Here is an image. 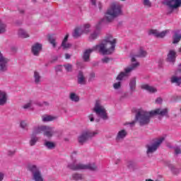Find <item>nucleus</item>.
<instances>
[{
    "label": "nucleus",
    "instance_id": "3c124183",
    "mask_svg": "<svg viewBox=\"0 0 181 181\" xmlns=\"http://www.w3.org/2000/svg\"><path fill=\"white\" fill-rule=\"evenodd\" d=\"M90 2H91V4L93 6H95V5H96V0H90Z\"/></svg>",
    "mask_w": 181,
    "mask_h": 181
},
{
    "label": "nucleus",
    "instance_id": "20e7f679",
    "mask_svg": "<svg viewBox=\"0 0 181 181\" xmlns=\"http://www.w3.org/2000/svg\"><path fill=\"white\" fill-rule=\"evenodd\" d=\"M121 15H122V5L113 3L107 10L105 18L107 22H112L114 18L121 16Z\"/></svg>",
    "mask_w": 181,
    "mask_h": 181
},
{
    "label": "nucleus",
    "instance_id": "c9c22d12",
    "mask_svg": "<svg viewBox=\"0 0 181 181\" xmlns=\"http://www.w3.org/2000/svg\"><path fill=\"white\" fill-rule=\"evenodd\" d=\"M6 32V25L0 20V35Z\"/></svg>",
    "mask_w": 181,
    "mask_h": 181
},
{
    "label": "nucleus",
    "instance_id": "58836bf2",
    "mask_svg": "<svg viewBox=\"0 0 181 181\" xmlns=\"http://www.w3.org/2000/svg\"><path fill=\"white\" fill-rule=\"evenodd\" d=\"M143 4L144 5V6H146V8H151V6H152V3L150 0H144Z\"/></svg>",
    "mask_w": 181,
    "mask_h": 181
},
{
    "label": "nucleus",
    "instance_id": "4be33fe9",
    "mask_svg": "<svg viewBox=\"0 0 181 181\" xmlns=\"http://www.w3.org/2000/svg\"><path fill=\"white\" fill-rule=\"evenodd\" d=\"M78 84H81V86H84L87 83V80L86 77H84V74L83 71H80L78 74Z\"/></svg>",
    "mask_w": 181,
    "mask_h": 181
},
{
    "label": "nucleus",
    "instance_id": "393cba45",
    "mask_svg": "<svg viewBox=\"0 0 181 181\" xmlns=\"http://www.w3.org/2000/svg\"><path fill=\"white\" fill-rule=\"evenodd\" d=\"M141 88L143 90H146V91H148V93H156V88H153V86H150L148 84L142 85Z\"/></svg>",
    "mask_w": 181,
    "mask_h": 181
},
{
    "label": "nucleus",
    "instance_id": "c85d7f7f",
    "mask_svg": "<svg viewBox=\"0 0 181 181\" xmlns=\"http://www.w3.org/2000/svg\"><path fill=\"white\" fill-rule=\"evenodd\" d=\"M44 145L46 148L49 150L54 149L56 148V144L54 142L45 141Z\"/></svg>",
    "mask_w": 181,
    "mask_h": 181
},
{
    "label": "nucleus",
    "instance_id": "6e6552de",
    "mask_svg": "<svg viewBox=\"0 0 181 181\" xmlns=\"http://www.w3.org/2000/svg\"><path fill=\"white\" fill-rule=\"evenodd\" d=\"M165 141V137H160L158 139H156L154 140V142L152 144V145H147V151L146 153L147 155H149L151 153H153V152H156L158 151V148L160 146V144L162 142Z\"/></svg>",
    "mask_w": 181,
    "mask_h": 181
},
{
    "label": "nucleus",
    "instance_id": "72a5a7b5",
    "mask_svg": "<svg viewBox=\"0 0 181 181\" xmlns=\"http://www.w3.org/2000/svg\"><path fill=\"white\" fill-rule=\"evenodd\" d=\"M18 35L21 37H23V38L29 37V34H28V33H26V31H25V30H23V29H20L18 30Z\"/></svg>",
    "mask_w": 181,
    "mask_h": 181
},
{
    "label": "nucleus",
    "instance_id": "4468645a",
    "mask_svg": "<svg viewBox=\"0 0 181 181\" xmlns=\"http://www.w3.org/2000/svg\"><path fill=\"white\" fill-rule=\"evenodd\" d=\"M170 30H165L162 32L158 31V30H150L148 31V35H153V36H155L156 37H160L163 38L169 33Z\"/></svg>",
    "mask_w": 181,
    "mask_h": 181
},
{
    "label": "nucleus",
    "instance_id": "9d476101",
    "mask_svg": "<svg viewBox=\"0 0 181 181\" xmlns=\"http://www.w3.org/2000/svg\"><path fill=\"white\" fill-rule=\"evenodd\" d=\"M138 66H139V62L132 64L129 67L124 69V72H120V74L116 78V80L121 81L124 77H128V76H129V73H131L132 70H135Z\"/></svg>",
    "mask_w": 181,
    "mask_h": 181
},
{
    "label": "nucleus",
    "instance_id": "0e129e2a",
    "mask_svg": "<svg viewBox=\"0 0 181 181\" xmlns=\"http://www.w3.org/2000/svg\"><path fill=\"white\" fill-rule=\"evenodd\" d=\"M121 1H126V0H121Z\"/></svg>",
    "mask_w": 181,
    "mask_h": 181
},
{
    "label": "nucleus",
    "instance_id": "a878e982",
    "mask_svg": "<svg viewBox=\"0 0 181 181\" xmlns=\"http://www.w3.org/2000/svg\"><path fill=\"white\" fill-rule=\"evenodd\" d=\"M34 81L35 84H39L40 83V80L42 79V76H40V74L37 71H34Z\"/></svg>",
    "mask_w": 181,
    "mask_h": 181
},
{
    "label": "nucleus",
    "instance_id": "f03ea898",
    "mask_svg": "<svg viewBox=\"0 0 181 181\" xmlns=\"http://www.w3.org/2000/svg\"><path fill=\"white\" fill-rule=\"evenodd\" d=\"M168 114V108L163 110L156 109L151 112H146L145 110H140L136 115V119L139 121L140 125H147L151 122V117H155V115H161L162 117Z\"/></svg>",
    "mask_w": 181,
    "mask_h": 181
},
{
    "label": "nucleus",
    "instance_id": "37998d69",
    "mask_svg": "<svg viewBox=\"0 0 181 181\" xmlns=\"http://www.w3.org/2000/svg\"><path fill=\"white\" fill-rule=\"evenodd\" d=\"M20 125H21V128L25 129V128H26L28 123H26V121H21Z\"/></svg>",
    "mask_w": 181,
    "mask_h": 181
},
{
    "label": "nucleus",
    "instance_id": "e2e57ef3",
    "mask_svg": "<svg viewBox=\"0 0 181 181\" xmlns=\"http://www.w3.org/2000/svg\"><path fill=\"white\" fill-rule=\"evenodd\" d=\"M34 2H36V0H34Z\"/></svg>",
    "mask_w": 181,
    "mask_h": 181
},
{
    "label": "nucleus",
    "instance_id": "6e6d98bb",
    "mask_svg": "<svg viewBox=\"0 0 181 181\" xmlns=\"http://www.w3.org/2000/svg\"><path fill=\"white\" fill-rule=\"evenodd\" d=\"M15 153V151H8V155H13Z\"/></svg>",
    "mask_w": 181,
    "mask_h": 181
},
{
    "label": "nucleus",
    "instance_id": "1a4fd4ad",
    "mask_svg": "<svg viewBox=\"0 0 181 181\" xmlns=\"http://www.w3.org/2000/svg\"><path fill=\"white\" fill-rule=\"evenodd\" d=\"M28 170L31 172L33 175V180L35 181H43V177H42V173L40 170L35 165H28Z\"/></svg>",
    "mask_w": 181,
    "mask_h": 181
},
{
    "label": "nucleus",
    "instance_id": "b1692460",
    "mask_svg": "<svg viewBox=\"0 0 181 181\" xmlns=\"http://www.w3.org/2000/svg\"><path fill=\"white\" fill-rule=\"evenodd\" d=\"M67 40H69V34L66 35L62 41V47L63 49H69V47H71V44L67 43Z\"/></svg>",
    "mask_w": 181,
    "mask_h": 181
},
{
    "label": "nucleus",
    "instance_id": "79ce46f5",
    "mask_svg": "<svg viewBox=\"0 0 181 181\" xmlns=\"http://www.w3.org/2000/svg\"><path fill=\"white\" fill-rule=\"evenodd\" d=\"M113 88L115 90H118L121 88V82H117L113 84Z\"/></svg>",
    "mask_w": 181,
    "mask_h": 181
},
{
    "label": "nucleus",
    "instance_id": "603ef678",
    "mask_svg": "<svg viewBox=\"0 0 181 181\" xmlns=\"http://www.w3.org/2000/svg\"><path fill=\"white\" fill-rule=\"evenodd\" d=\"M38 105H49V103L47 102H43L42 104L38 103Z\"/></svg>",
    "mask_w": 181,
    "mask_h": 181
},
{
    "label": "nucleus",
    "instance_id": "052dcab7",
    "mask_svg": "<svg viewBox=\"0 0 181 181\" xmlns=\"http://www.w3.org/2000/svg\"><path fill=\"white\" fill-rule=\"evenodd\" d=\"M124 97H127V93H124Z\"/></svg>",
    "mask_w": 181,
    "mask_h": 181
},
{
    "label": "nucleus",
    "instance_id": "2f4dec72",
    "mask_svg": "<svg viewBox=\"0 0 181 181\" xmlns=\"http://www.w3.org/2000/svg\"><path fill=\"white\" fill-rule=\"evenodd\" d=\"M167 166L168 168H169V169H170L171 172H173V173H174L175 175H177V173H179V169L176 168V167H175V165H173V164H170V163H167Z\"/></svg>",
    "mask_w": 181,
    "mask_h": 181
},
{
    "label": "nucleus",
    "instance_id": "412c9836",
    "mask_svg": "<svg viewBox=\"0 0 181 181\" xmlns=\"http://www.w3.org/2000/svg\"><path fill=\"white\" fill-rule=\"evenodd\" d=\"M42 50V45L40 43H35L32 47V53L34 54V56H39V53H40V51Z\"/></svg>",
    "mask_w": 181,
    "mask_h": 181
},
{
    "label": "nucleus",
    "instance_id": "13d9d810",
    "mask_svg": "<svg viewBox=\"0 0 181 181\" xmlns=\"http://www.w3.org/2000/svg\"><path fill=\"white\" fill-rule=\"evenodd\" d=\"M21 13H23V10L20 11Z\"/></svg>",
    "mask_w": 181,
    "mask_h": 181
},
{
    "label": "nucleus",
    "instance_id": "aec40b11",
    "mask_svg": "<svg viewBox=\"0 0 181 181\" xmlns=\"http://www.w3.org/2000/svg\"><path fill=\"white\" fill-rule=\"evenodd\" d=\"M8 102V94L4 90H0V105H5Z\"/></svg>",
    "mask_w": 181,
    "mask_h": 181
},
{
    "label": "nucleus",
    "instance_id": "680f3d73",
    "mask_svg": "<svg viewBox=\"0 0 181 181\" xmlns=\"http://www.w3.org/2000/svg\"><path fill=\"white\" fill-rule=\"evenodd\" d=\"M119 160H120L119 159H117V162H119Z\"/></svg>",
    "mask_w": 181,
    "mask_h": 181
},
{
    "label": "nucleus",
    "instance_id": "cd10ccee",
    "mask_svg": "<svg viewBox=\"0 0 181 181\" xmlns=\"http://www.w3.org/2000/svg\"><path fill=\"white\" fill-rule=\"evenodd\" d=\"M37 134H35V130H33V134L31 136V139L30 141V146H34V145H36V142H37V137H36Z\"/></svg>",
    "mask_w": 181,
    "mask_h": 181
},
{
    "label": "nucleus",
    "instance_id": "423d86ee",
    "mask_svg": "<svg viewBox=\"0 0 181 181\" xmlns=\"http://www.w3.org/2000/svg\"><path fill=\"white\" fill-rule=\"evenodd\" d=\"M47 138H52L53 134H54V129L49 126H40L34 129V134L38 135V134H42Z\"/></svg>",
    "mask_w": 181,
    "mask_h": 181
},
{
    "label": "nucleus",
    "instance_id": "c756f323",
    "mask_svg": "<svg viewBox=\"0 0 181 181\" xmlns=\"http://www.w3.org/2000/svg\"><path fill=\"white\" fill-rule=\"evenodd\" d=\"M42 119L43 122H49L50 121H54V119H56V117L51 115H44L42 117Z\"/></svg>",
    "mask_w": 181,
    "mask_h": 181
},
{
    "label": "nucleus",
    "instance_id": "0eeeda50",
    "mask_svg": "<svg viewBox=\"0 0 181 181\" xmlns=\"http://www.w3.org/2000/svg\"><path fill=\"white\" fill-rule=\"evenodd\" d=\"M95 135H98V130L94 132L90 130L85 131L78 137V144L84 145L89 138H93Z\"/></svg>",
    "mask_w": 181,
    "mask_h": 181
},
{
    "label": "nucleus",
    "instance_id": "473e14b6",
    "mask_svg": "<svg viewBox=\"0 0 181 181\" xmlns=\"http://www.w3.org/2000/svg\"><path fill=\"white\" fill-rule=\"evenodd\" d=\"M72 179L74 180H83L84 177H83V175L80 173H74L72 174Z\"/></svg>",
    "mask_w": 181,
    "mask_h": 181
},
{
    "label": "nucleus",
    "instance_id": "7c9ffc66",
    "mask_svg": "<svg viewBox=\"0 0 181 181\" xmlns=\"http://www.w3.org/2000/svg\"><path fill=\"white\" fill-rule=\"evenodd\" d=\"M171 83L176 84L177 86H180L181 84V77L172 76Z\"/></svg>",
    "mask_w": 181,
    "mask_h": 181
},
{
    "label": "nucleus",
    "instance_id": "a19ab883",
    "mask_svg": "<svg viewBox=\"0 0 181 181\" xmlns=\"http://www.w3.org/2000/svg\"><path fill=\"white\" fill-rule=\"evenodd\" d=\"M174 151H175V155H180V153H181L180 146L175 147Z\"/></svg>",
    "mask_w": 181,
    "mask_h": 181
},
{
    "label": "nucleus",
    "instance_id": "f8f14e48",
    "mask_svg": "<svg viewBox=\"0 0 181 181\" xmlns=\"http://www.w3.org/2000/svg\"><path fill=\"white\" fill-rule=\"evenodd\" d=\"M8 63H9V59L5 58L0 52V73L8 71Z\"/></svg>",
    "mask_w": 181,
    "mask_h": 181
},
{
    "label": "nucleus",
    "instance_id": "9b49d317",
    "mask_svg": "<svg viewBox=\"0 0 181 181\" xmlns=\"http://www.w3.org/2000/svg\"><path fill=\"white\" fill-rule=\"evenodd\" d=\"M90 26L91 25H90V24L86 23L84 24L82 27L75 28L73 33L74 37H80L83 33H88V32H90Z\"/></svg>",
    "mask_w": 181,
    "mask_h": 181
},
{
    "label": "nucleus",
    "instance_id": "4c0bfd02",
    "mask_svg": "<svg viewBox=\"0 0 181 181\" xmlns=\"http://www.w3.org/2000/svg\"><path fill=\"white\" fill-rule=\"evenodd\" d=\"M33 104H35V102H33V100H30L28 103L23 106V108H24V110H28L30 108Z\"/></svg>",
    "mask_w": 181,
    "mask_h": 181
},
{
    "label": "nucleus",
    "instance_id": "ea45409f",
    "mask_svg": "<svg viewBox=\"0 0 181 181\" xmlns=\"http://www.w3.org/2000/svg\"><path fill=\"white\" fill-rule=\"evenodd\" d=\"M64 67L65 68L66 71H71V70H73V66L70 64H64Z\"/></svg>",
    "mask_w": 181,
    "mask_h": 181
},
{
    "label": "nucleus",
    "instance_id": "de8ad7c7",
    "mask_svg": "<svg viewBox=\"0 0 181 181\" xmlns=\"http://www.w3.org/2000/svg\"><path fill=\"white\" fill-rule=\"evenodd\" d=\"M156 104H161V103H162V98H157V99L156 100Z\"/></svg>",
    "mask_w": 181,
    "mask_h": 181
},
{
    "label": "nucleus",
    "instance_id": "f257e3e1",
    "mask_svg": "<svg viewBox=\"0 0 181 181\" xmlns=\"http://www.w3.org/2000/svg\"><path fill=\"white\" fill-rule=\"evenodd\" d=\"M115 45H117V39L112 37V35H108L100 44L93 47L92 49H86L83 53V59L84 62H88L90 54L93 52H99L102 54H111L115 50Z\"/></svg>",
    "mask_w": 181,
    "mask_h": 181
},
{
    "label": "nucleus",
    "instance_id": "4d7b16f0",
    "mask_svg": "<svg viewBox=\"0 0 181 181\" xmlns=\"http://www.w3.org/2000/svg\"><path fill=\"white\" fill-rule=\"evenodd\" d=\"M178 70L179 71H181V64L179 65Z\"/></svg>",
    "mask_w": 181,
    "mask_h": 181
},
{
    "label": "nucleus",
    "instance_id": "5fc2aeb1",
    "mask_svg": "<svg viewBox=\"0 0 181 181\" xmlns=\"http://www.w3.org/2000/svg\"><path fill=\"white\" fill-rule=\"evenodd\" d=\"M103 7V4H101V2L98 3V8L99 9H101V8Z\"/></svg>",
    "mask_w": 181,
    "mask_h": 181
},
{
    "label": "nucleus",
    "instance_id": "bf43d9fd",
    "mask_svg": "<svg viewBox=\"0 0 181 181\" xmlns=\"http://www.w3.org/2000/svg\"><path fill=\"white\" fill-rule=\"evenodd\" d=\"M96 122H100V119H96Z\"/></svg>",
    "mask_w": 181,
    "mask_h": 181
},
{
    "label": "nucleus",
    "instance_id": "5701e85b",
    "mask_svg": "<svg viewBox=\"0 0 181 181\" xmlns=\"http://www.w3.org/2000/svg\"><path fill=\"white\" fill-rule=\"evenodd\" d=\"M129 90H130V93H134V91H135L136 88V78L134 77L130 80L129 82Z\"/></svg>",
    "mask_w": 181,
    "mask_h": 181
},
{
    "label": "nucleus",
    "instance_id": "2eb2a0df",
    "mask_svg": "<svg viewBox=\"0 0 181 181\" xmlns=\"http://www.w3.org/2000/svg\"><path fill=\"white\" fill-rule=\"evenodd\" d=\"M101 23H103V21H99L96 25L95 31L89 37L90 40H95L98 37V35L101 33Z\"/></svg>",
    "mask_w": 181,
    "mask_h": 181
},
{
    "label": "nucleus",
    "instance_id": "e433bc0d",
    "mask_svg": "<svg viewBox=\"0 0 181 181\" xmlns=\"http://www.w3.org/2000/svg\"><path fill=\"white\" fill-rule=\"evenodd\" d=\"M48 40L51 45H52L53 47H56V38L53 37V35H49Z\"/></svg>",
    "mask_w": 181,
    "mask_h": 181
},
{
    "label": "nucleus",
    "instance_id": "c03bdc74",
    "mask_svg": "<svg viewBox=\"0 0 181 181\" xmlns=\"http://www.w3.org/2000/svg\"><path fill=\"white\" fill-rule=\"evenodd\" d=\"M62 69H63V66H62V65H57V66L55 67V71H56L57 72H58V71H62Z\"/></svg>",
    "mask_w": 181,
    "mask_h": 181
},
{
    "label": "nucleus",
    "instance_id": "49530a36",
    "mask_svg": "<svg viewBox=\"0 0 181 181\" xmlns=\"http://www.w3.org/2000/svg\"><path fill=\"white\" fill-rule=\"evenodd\" d=\"M110 59L109 57H105L102 59L103 63H108L110 62Z\"/></svg>",
    "mask_w": 181,
    "mask_h": 181
},
{
    "label": "nucleus",
    "instance_id": "864d4df0",
    "mask_svg": "<svg viewBox=\"0 0 181 181\" xmlns=\"http://www.w3.org/2000/svg\"><path fill=\"white\" fill-rule=\"evenodd\" d=\"M71 56L69 54H65V59H70Z\"/></svg>",
    "mask_w": 181,
    "mask_h": 181
},
{
    "label": "nucleus",
    "instance_id": "f3484780",
    "mask_svg": "<svg viewBox=\"0 0 181 181\" xmlns=\"http://www.w3.org/2000/svg\"><path fill=\"white\" fill-rule=\"evenodd\" d=\"M176 51L170 49L167 55V62H168V63H175V62H176Z\"/></svg>",
    "mask_w": 181,
    "mask_h": 181
},
{
    "label": "nucleus",
    "instance_id": "a18cd8bd",
    "mask_svg": "<svg viewBox=\"0 0 181 181\" xmlns=\"http://www.w3.org/2000/svg\"><path fill=\"white\" fill-rule=\"evenodd\" d=\"M95 77V74L92 72L90 74L89 80L91 81V80H94Z\"/></svg>",
    "mask_w": 181,
    "mask_h": 181
},
{
    "label": "nucleus",
    "instance_id": "09e8293b",
    "mask_svg": "<svg viewBox=\"0 0 181 181\" xmlns=\"http://www.w3.org/2000/svg\"><path fill=\"white\" fill-rule=\"evenodd\" d=\"M88 118L91 122H94V116L93 115H90Z\"/></svg>",
    "mask_w": 181,
    "mask_h": 181
},
{
    "label": "nucleus",
    "instance_id": "39448f33",
    "mask_svg": "<svg viewBox=\"0 0 181 181\" xmlns=\"http://www.w3.org/2000/svg\"><path fill=\"white\" fill-rule=\"evenodd\" d=\"M93 111L99 118H101L104 121H107V119H108L107 110H105V107L101 105V101L96 100Z\"/></svg>",
    "mask_w": 181,
    "mask_h": 181
},
{
    "label": "nucleus",
    "instance_id": "6ab92c4d",
    "mask_svg": "<svg viewBox=\"0 0 181 181\" xmlns=\"http://www.w3.org/2000/svg\"><path fill=\"white\" fill-rule=\"evenodd\" d=\"M127 134L128 133L125 129L119 131L115 139L116 141L121 142L127 136Z\"/></svg>",
    "mask_w": 181,
    "mask_h": 181
},
{
    "label": "nucleus",
    "instance_id": "f704fd0d",
    "mask_svg": "<svg viewBox=\"0 0 181 181\" xmlns=\"http://www.w3.org/2000/svg\"><path fill=\"white\" fill-rule=\"evenodd\" d=\"M127 165L129 169L134 170V169L136 168V163L134 161H128Z\"/></svg>",
    "mask_w": 181,
    "mask_h": 181
},
{
    "label": "nucleus",
    "instance_id": "dca6fc26",
    "mask_svg": "<svg viewBox=\"0 0 181 181\" xmlns=\"http://www.w3.org/2000/svg\"><path fill=\"white\" fill-rule=\"evenodd\" d=\"M148 54V52L144 49V47H140L139 49V52L137 54L132 56V62L134 63V62H136V59L135 57H146V55Z\"/></svg>",
    "mask_w": 181,
    "mask_h": 181
},
{
    "label": "nucleus",
    "instance_id": "ddd939ff",
    "mask_svg": "<svg viewBox=\"0 0 181 181\" xmlns=\"http://www.w3.org/2000/svg\"><path fill=\"white\" fill-rule=\"evenodd\" d=\"M163 4L170 9H176L181 6V0H165Z\"/></svg>",
    "mask_w": 181,
    "mask_h": 181
},
{
    "label": "nucleus",
    "instance_id": "7ed1b4c3",
    "mask_svg": "<svg viewBox=\"0 0 181 181\" xmlns=\"http://www.w3.org/2000/svg\"><path fill=\"white\" fill-rule=\"evenodd\" d=\"M76 155H77V152L74 151L71 156V158L74 163H69L68 165V168L69 169H71V170H97V165H95V163H90L87 165L76 163V160H74V158H76Z\"/></svg>",
    "mask_w": 181,
    "mask_h": 181
},
{
    "label": "nucleus",
    "instance_id": "bb28decb",
    "mask_svg": "<svg viewBox=\"0 0 181 181\" xmlns=\"http://www.w3.org/2000/svg\"><path fill=\"white\" fill-rule=\"evenodd\" d=\"M69 98L71 101H74V103H78L80 101V97H78L76 93H71L69 94Z\"/></svg>",
    "mask_w": 181,
    "mask_h": 181
},
{
    "label": "nucleus",
    "instance_id": "a211bd4d",
    "mask_svg": "<svg viewBox=\"0 0 181 181\" xmlns=\"http://www.w3.org/2000/svg\"><path fill=\"white\" fill-rule=\"evenodd\" d=\"M174 35H173V43L176 45L181 40V33L180 30H176L173 31Z\"/></svg>",
    "mask_w": 181,
    "mask_h": 181
},
{
    "label": "nucleus",
    "instance_id": "8fccbe9b",
    "mask_svg": "<svg viewBox=\"0 0 181 181\" xmlns=\"http://www.w3.org/2000/svg\"><path fill=\"white\" fill-rule=\"evenodd\" d=\"M4 177V175L2 173H0V181H3Z\"/></svg>",
    "mask_w": 181,
    "mask_h": 181
}]
</instances>
